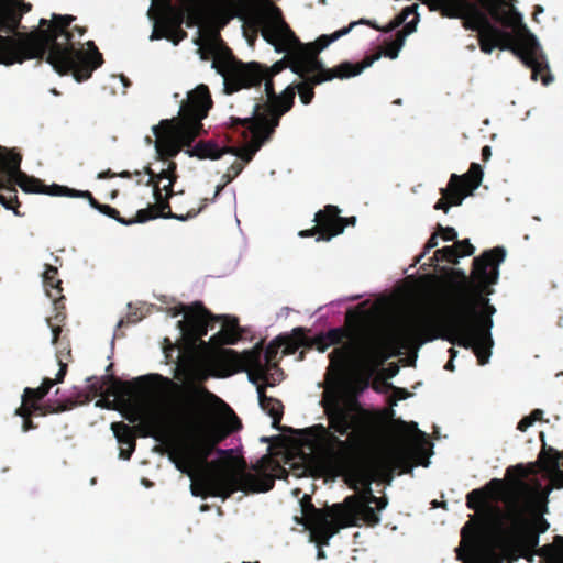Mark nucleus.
<instances>
[{
  "mask_svg": "<svg viewBox=\"0 0 563 563\" xmlns=\"http://www.w3.org/2000/svg\"><path fill=\"white\" fill-rule=\"evenodd\" d=\"M267 386L264 382L263 384L257 383L258 402L261 408L273 418V427L278 428L283 418L284 406L280 400L266 395Z\"/></svg>",
  "mask_w": 563,
  "mask_h": 563,
  "instance_id": "obj_25",
  "label": "nucleus"
},
{
  "mask_svg": "<svg viewBox=\"0 0 563 563\" xmlns=\"http://www.w3.org/2000/svg\"><path fill=\"white\" fill-rule=\"evenodd\" d=\"M75 20L74 15L53 13L51 21L41 19L38 29L27 33L16 32L20 23L11 31L16 38H4L0 43L1 60L23 63L26 59L45 57L59 75L71 73L77 81L87 80L102 65L103 57L93 41L86 43L88 51L84 49L80 42L74 41L76 35L80 38L86 33L84 26L75 25L70 29Z\"/></svg>",
  "mask_w": 563,
  "mask_h": 563,
  "instance_id": "obj_7",
  "label": "nucleus"
},
{
  "mask_svg": "<svg viewBox=\"0 0 563 563\" xmlns=\"http://www.w3.org/2000/svg\"><path fill=\"white\" fill-rule=\"evenodd\" d=\"M56 358H57V362H58V365H59V369L56 374V377H55V382L56 384L58 383H62L66 376V373H67V362L64 361V357H63V352L62 351H57L56 353Z\"/></svg>",
  "mask_w": 563,
  "mask_h": 563,
  "instance_id": "obj_38",
  "label": "nucleus"
},
{
  "mask_svg": "<svg viewBox=\"0 0 563 563\" xmlns=\"http://www.w3.org/2000/svg\"><path fill=\"white\" fill-rule=\"evenodd\" d=\"M551 484L548 486H543V488L552 487V489L555 488H563V471L560 468L556 472L552 473L551 475Z\"/></svg>",
  "mask_w": 563,
  "mask_h": 563,
  "instance_id": "obj_43",
  "label": "nucleus"
},
{
  "mask_svg": "<svg viewBox=\"0 0 563 563\" xmlns=\"http://www.w3.org/2000/svg\"><path fill=\"white\" fill-rule=\"evenodd\" d=\"M168 313L175 318L185 313V318L177 322L181 335L190 343L196 344L207 335L209 328H213L216 318L200 301L191 306L179 305L168 309Z\"/></svg>",
  "mask_w": 563,
  "mask_h": 563,
  "instance_id": "obj_14",
  "label": "nucleus"
},
{
  "mask_svg": "<svg viewBox=\"0 0 563 563\" xmlns=\"http://www.w3.org/2000/svg\"><path fill=\"white\" fill-rule=\"evenodd\" d=\"M410 396L411 394L407 389L394 386V388H391V396L389 397L388 402L393 407L397 405V401L407 399Z\"/></svg>",
  "mask_w": 563,
  "mask_h": 563,
  "instance_id": "obj_35",
  "label": "nucleus"
},
{
  "mask_svg": "<svg viewBox=\"0 0 563 563\" xmlns=\"http://www.w3.org/2000/svg\"><path fill=\"white\" fill-rule=\"evenodd\" d=\"M46 321H47L48 327L52 329V334H53L52 343L53 344H57L59 335H60V332H62V328L59 325H54L52 323V319L51 318H47Z\"/></svg>",
  "mask_w": 563,
  "mask_h": 563,
  "instance_id": "obj_44",
  "label": "nucleus"
},
{
  "mask_svg": "<svg viewBox=\"0 0 563 563\" xmlns=\"http://www.w3.org/2000/svg\"><path fill=\"white\" fill-rule=\"evenodd\" d=\"M301 516L295 517L299 525L310 531L312 540L319 545H327L330 538L343 528L352 527V495L343 503L317 508L309 495L300 499Z\"/></svg>",
  "mask_w": 563,
  "mask_h": 563,
  "instance_id": "obj_12",
  "label": "nucleus"
},
{
  "mask_svg": "<svg viewBox=\"0 0 563 563\" xmlns=\"http://www.w3.org/2000/svg\"><path fill=\"white\" fill-rule=\"evenodd\" d=\"M358 317L354 307V527H375L379 523V512L387 506L386 497L374 496L371 484L377 479L387 482L394 474L412 472V452L407 444L382 448L388 431V420L394 411L366 409L358 396L371 387L379 394L391 391L394 385L383 374L372 380L362 378L358 372Z\"/></svg>",
  "mask_w": 563,
  "mask_h": 563,
  "instance_id": "obj_4",
  "label": "nucleus"
},
{
  "mask_svg": "<svg viewBox=\"0 0 563 563\" xmlns=\"http://www.w3.org/2000/svg\"><path fill=\"white\" fill-rule=\"evenodd\" d=\"M106 387H104V396L106 397H117V398H125L130 397L133 393V387L131 383L123 382L115 376H106Z\"/></svg>",
  "mask_w": 563,
  "mask_h": 563,
  "instance_id": "obj_28",
  "label": "nucleus"
},
{
  "mask_svg": "<svg viewBox=\"0 0 563 563\" xmlns=\"http://www.w3.org/2000/svg\"><path fill=\"white\" fill-rule=\"evenodd\" d=\"M144 173L150 176L148 180L146 181V186H153V196L155 199V205L148 206L146 209H151L153 213H156L155 219L165 218L186 221L195 218L207 207L209 199L205 198L202 199V203L198 209H190L186 214L173 213L170 210L169 199L175 195L173 187L176 181H168L167 184H164L163 187H161V183L154 180L155 173L151 167L146 166L144 168ZM221 190L222 186H218L210 201H213Z\"/></svg>",
  "mask_w": 563,
  "mask_h": 563,
  "instance_id": "obj_15",
  "label": "nucleus"
},
{
  "mask_svg": "<svg viewBox=\"0 0 563 563\" xmlns=\"http://www.w3.org/2000/svg\"><path fill=\"white\" fill-rule=\"evenodd\" d=\"M43 284L46 295L53 300L55 309L57 310L55 319H64L59 309H64L63 301L65 297L63 295L62 280L58 278V271L55 266L46 265V269L43 274Z\"/></svg>",
  "mask_w": 563,
  "mask_h": 563,
  "instance_id": "obj_24",
  "label": "nucleus"
},
{
  "mask_svg": "<svg viewBox=\"0 0 563 563\" xmlns=\"http://www.w3.org/2000/svg\"><path fill=\"white\" fill-rule=\"evenodd\" d=\"M560 460H561V455L558 452L550 449L549 453H547L542 457V464H543L544 471L549 475H551L552 473L560 470Z\"/></svg>",
  "mask_w": 563,
  "mask_h": 563,
  "instance_id": "obj_31",
  "label": "nucleus"
},
{
  "mask_svg": "<svg viewBox=\"0 0 563 563\" xmlns=\"http://www.w3.org/2000/svg\"><path fill=\"white\" fill-rule=\"evenodd\" d=\"M507 488L503 479L493 478L485 486L473 489L466 495V506L475 511L486 508L503 490L507 492Z\"/></svg>",
  "mask_w": 563,
  "mask_h": 563,
  "instance_id": "obj_21",
  "label": "nucleus"
},
{
  "mask_svg": "<svg viewBox=\"0 0 563 563\" xmlns=\"http://www.w3.org/2000/svg\"><path fill=\"white\" fill-rule=\"evenodd\" d=\"M217 65H218V60H214L213 62V67H218Z\"/></svg>",
  "mask_w": 563,
  "mask_h": 563,
  "instance_id": "obj_59",
  "label": "nucleus"
},
{
  "mask_svg": "<svg viewBox=\"0 0 563 563\" xmlns=\"http://www.w3.org/2000/svg\"><path fill=\"white\" fill-rule=\"evenodd\" d=\"M340 213L341 210L336 206H325L324 209L316 213V225L312 229L300 231L299 235L307 238L318 234V241L331 240L333 236L341 234L349 224H352V218H343Z\"/></svg>",
  "mask_w": 563,
  "mask_h": 563,
  "instance_id": "obj_18",
  "label": "nucleus"
},
{
  "mask_svg": "<svg viewBox=\"0 0 563 563\" xmlns=\"http://www.w3.org/2000/svg\"><path fill=\"white\" fill-rule=\"evenodd\" d=\"M33 413H38V411H34L33 409H31L27 406H20L15 410V415L23 418L22 429H23L24 432H27V431L33 430V429L36 428V426L34 424V422L31 419V416Z\"/></svg>",
  "mask_w": 563,
  "mask_h": 563,
  "instance_id": "obj_32",
  "label": "nucleus"
},
{
  "mask_svg": "<svg viewBox=\"0 0 563 563\" xmlns=\"http://www.w3.org/2000/svg\"><path fill=\"white\" fill-rule=\"evenodd\" d=\"M438 234L441 235V238L444 241H455L457 238V233L454 228L452 227H442L441 224L437 225Z\"/></svg>",
  "mask_w": 563,
  "mask_h": 563,
  "instance_id": "obj_39",
  "label": "nucleus"
},
{
  "mask_svg": "<svg viewBox=\"0 0 563 563\" xmlns=\"http://www.w3.org/2000/svg\"><path fill=\"white\" fill-rule=\"evenodd\" d=\"M89 390L93 394V396H104V387H106V376L102 378L91 377L88 379Z\"/></svg>",
  "mask_w": 563,
  "mask_h": 563,
  "instance_id": "obj_34",
  "label": "nucleus"
},
{
  "mask_svg": "<svg viewBox=\"0 0 563 563\" xmlns=\"http://www.w3.org/2000/svg\"><path fill=\"white\" fill-rule=\"evenodd\" d=\"M241 331L236 318L224 317L222 330L211 338L220 344H235L241 339Z\"/></svg>",
  "mask_w": 563,
  "mask_h": 563,
  "instance_id": "obj_26",
  "label": "nucleus"
},
{
  "mask_svg": "<svg viewBox=\"0 0 563 563\" xmlns=\"http://www.w3.org/2000/svg\"><path fill=\"white\" fill-rule=\"evenodd\" d=\"M454 246H456V250L459 251V254L461 257L463 256H471L475 252L474 245L470 242L468 239L456 241Z\"/></svg>",
  "mask_w": 563,
  "mask_h": 563,
  "instance_id": "obj_37",
  "label": "nucleus"
},
{
  "mask_svg": "<svg viewBox=\"0 0 563 563\" xmlns=\"http://www.w3.org/2000/svg\"><path fill=\"white\" fill-rule=\"evenodd\" d=\"M58 351L63 352V357H64L65 362L68 363L71 360V350L69 349L68 345L65 346V347L59 349Z\"/></svg>",
  "mask_w": 563,
  "mask_h": 563,
  "instance_id": "obj_51",
  "label": "nucleus"
},
{
  "mask_svg": "<svg viewBox=\"0 0 563 563\" xmlns=\"http://www.w3.org/2000/svg\"><path fill=\"white\" fill-rule=\"evenodd\" d=\"M46 395V390L41 386L37 388L26 387L23 393L21 406H27L34 411H38V413L42 416L63 412L71 409L75 406V402L71 400H67L65 402H47L44 405L38 404Z\"/></svg>",
  "mask_w": 563,
  "mask_h": 563,
  "instance_id": "obj_20",
  "label": "nucleus"
},
{
  "mask_svg": "<svg viewBox=\"0 0 563 563\" xmlns=\"http://www.w3.org/2000/svg\"><path fill=\"white\" fill-rule=\"evenodd\" d=\"M459 257H461V256L459 254V251L456 250V246L450 245V246H444L442 249L437 250L433 254L432 261H434V262L445 261V262H449L452 264H456Z\"/></svg>",
  "mask_w": 563,
  "mask_h": 563,
  "instance_id": "obj_30",
  "label": "nucleus"
},
{
  "mask_svg": "<svg viewBox=\"0 0 563 563\" xmlns=\"http://www.w3.org/2000/svg\"><path fill=\"white\" fill-rule=\"evenodd\" d=\"M238 15L244 20V35L249 43L253 45L261 32L263 38L273 45L276 52H289V68L299 77L316 73L312 84L352 77V62L325 69L318 59L321 51L352 31V22L332 34L319 36L313 43L301 44L284 20L282 10L272 2H267L265 9L254 11L247 19L244 13Z\"/></svg>",
  "mask_w": 563,
  "mask_h": 563,
  "instance_id": "obj_8",
  "label": "nucleus"
},
{
  "mask_svg": "<svg viewBox=\"0 0 563 563\" xmlns=\"http://www.w3.org/2000/svg\"><path fill=\"white\" fill-rule=\"evenodd\" d=\"M125 418L131 422L135 423L141 420V413L139 410H133L130 413L125 415Z\"/></svg>",
  "mask_w": 563,
  "mask_h": 563,
  "instance_id": "obj_48",
  "label": "nucleus"
},
{
  "mask_svg": "<svg viewBox=\"0 0 563 563\" xmlns=\"http://www.w3.org/2000/svg\"><path fill=\"white\" fill-rule=\"evenodd\" d=\"M299 360H303V352L300 353Z\"/></svg>",
  "mask_w": 563,
  "mask_h": 563,
  "instance_id": "obj_58",
  "label": "nucleus"
},
{
  "mask_svg": "<svg viewBox=\"0 0 563 563\" xmlns=\"http://www.w3.org/2000/svg\"><path fill=\"white\" fill-rule=\"evenodd\" d=\"M114 177H121V178L129 179L132 177V174L129 170H123L121 173H113L111 169H107V170L98 174L99 179H108V178H114Z\"/></svg>",
  "mask_w": 563,
  "mask_h": 563,
  "instance_id": "obj_42",
  "label": "nucleus"
},
{
  "mask_svg": "<svg viewBox=\"0 0 563 563\" xmlns=\"http://www.w3.org/2000/svg\"><path fill=\"white\" fill-rule=\"evenodd\" d=\"M262 97L254 98V104L251 115L247 118H230L231 128H243L242 136L244 140L251 134V142L244 147H227V153L233 154L241 158L244 163L252 161L255 153L262 145L268 141L279 125L280 118L287 113L294 106V92L288 89L282 97L284 106L278 109L277 99H272L269 104H262L260 102Z\"/></svg>",
  "mask_w": 563,
  "mask_h": 563,
  "instance_id": "obj_11",
  "label": "nucleus"
},
{
  "mask_svg": "<svg viewBox=\"0 0 563 563\" xmlns=\"http://www.w3.org/2000/svg\"><path fill=\"white\" fill-rule=\"evenodd\" d=\"M165 169H162L158 174L155 173L154 180L162 183L164 179L167 181H176L177 180V164L174 161H169Z\"/></svg>",
  "mask_w": 563,
  "mask_h": 563,
  "instance_id": "obj_33",
  "label": "nucleus"
},
{
  "mask_svg": "<svg viewBox=\"0 0 563 563\" xmlns=\"http://www.w3.org/2000/svg\"><path fill=\"white\" fill-rule=\"evenodd\" d=\"M18 191L12 184L5 179V176L0 177V203L9 210H13L14 214L23 216L19 211L21 202L18 199Z\"/></svg>",
  "mask_w": 563,
  "mask_h": 563,
  "instance_id": "obj_27",
  "label": "nucleus"
},
{
  "mask_svg": "<svg viewBox=\"0 0 563 563\" xmlns=\"http://www.w3.org/2000/svg\"><path fill=\"white\" fill-rule=\"evenodd\" d=\"M155 379L177 397L172 410L188 426L185 439L168 437L164 444L176 468L191 479L194 496L229 498L236 490L265 493L274 487L275 478L267 473L234 471L228 460L231 450L217 446L232 432L242 428L234 411L220 397L202 385H180L159 374L141 376L136 382Z\"/></svg>",
  "mask_w": 563,
  "mask_h": 563,
  "instance_id": "obj_2",
  "label": "nucleus"
},
{
  "mask_svg": "<svg viewBox=\"0 0 563 563\" xmlns=\"http://www.w3.org/2000/svg\"><path fill=\"white\" fill-rule=\"evenodd\" d=\"M164 35L163 34H157L156 31L153 32L151 38L152 40H159L161 37H163Z\"/></svg>",
  "mask_w": 563,
  "mask_h": 563,
  "instance_id": "obj_55",
  "label": "nucleus"
},
{
  "mask_svg": "<svg viewBox=\"0 0 563 563\" xmlns=\"http://www.w3.org/2000/svg\"><path fill=\"white\" fill-rule=\"evenodd\" d=\"M56 384L55 379L45 377L41 384V387L46 390V394H48L49 389Z\"/></svg>",
  "mask_w": 563,
  "mask_h": 563,
  "instance_id": "obj_49",
  "label": "nucleus"
},
{
  "mask_svg": "<svg viewBox=\"0 0 563 563\" xmlns=\"http://www.w3.org/2000/svg\"><path fill=\"white\" fill-rule=\"evenodd\" d=\"M529 417L532 420V422L534 423L536 421L542 420L543 411L541 409H534L531 411Z\"/></svg>",
  "mask_w": 563,
  "mask_h": 563,
  "instance_id": "obj_50",
  "label": "nucleus"
},
{
  "mask_svg": "<svg viewBox=\"0 0 563 563\" xmlns=\"http://www.w3.org/2000/svg\"><path fill=\"white\" fill-rule=\"evenodd\" d=\"M532 424L533 422L530 417L526 416L518 422L517 429L521 432H526Z\"/></svg>",
  "mask_w": 563,
  "mask_h": 563,
  "instance_id": "obj_46",
  "label": "nucleus"
},
{
  "mask_svg": "<svg viewBox=\"0 0 563 563\" xmlns=\"http://www.w3.org/2000/svg\"><path fill=\"white\" fill-rule=\"evenodd\" d=\"M438 231L431 234V236L428 239L427 243L424 244L423 252L417 257L416 262H420L421 258L429 253L432 249H434L438 245Z\"/></svg>",
  "mask_w": 563,
  "mask_h": 563,
  "instance_id": "obj_40",
  "label": "nucleus"
},
{
  "mask_svg": "<svg viewBox=\"0 0 563 563\" xmlns=\"http://www.w3.org/2000/svg\"><path fill=\"white\" fill-rule=\"evenodd\" d=\"M124 323H125V321H124L123 319H121V320L119 321V323H118V327H119V328H120V327H123V325H124Z\"/></svg>",
  "mask_w": 563,
  "mask_h": 563,
  "instance_id": "obj_57",
  "label": "nucleus"
},
{
  "mask_svg": "<svg viewBox=\"0 0 563 563\" xmlns=\"http://www.w3.org/2000/svg\"><path fill=\"white\" fill-rule=\"evenodd\" d=\"M483 180V169L479 164L472 163L467 173L452 174L448 186L440 189L441 198L434 209L448 213L450 207L462 205L463 200L477 189Z\"/></svg>",
  "mask_w": 563,
  "mask_h": 563,
  "instance_id": "obj_13",
  "label": "nucleus"
},
{
  "mask_svg": "<svg viewBox=\"0 0 563 563\" xmlns=\"http://www.w3.org/2000/svg\"><path fill=\"white\" fill-rule=\"evenodd\" d=\"M422 3L427 4L426 0H420Z\"/></svg>",
  "mask_w": 563,
  "mask_h": 563,
  "instance_id": "obj_62",
  "label": "nucleus"
},
{
  "mask_svg": "<svg viewBox=\"0 0 563 563\" xmlns=\"http://www.w3.org/2000/svg\"><path fill=\"white\" fill-rule=\"evenodd\" d=\"M444 369L446 371H454V363L453 360H449L448 363L444 365Z\"/></svg>",
  "mask_w": 563,
  "mask_h": 563,
  "instance_id": "obj_53",
  "label": "nucleus"
},
{
  "mask_svg": "<svg viewBox=\"0 0 563 563\" xmlns=\"http://www.w3.org/2000/svg\"><path fill=\"white\" fill-rule=\"evenodd\" d=\"M244 168V163L235 161L228 169L225 174L227 181H232Z\"/></svg>",
  "mask_w": 563,
  "mask_h": 563,
  "instance_id": "obj_41",
  "label": "nucleus"
},
{
  "mask_svg": "<svg viewBox=\"0 0 563 563\" xmlns=\"http://www.w3.org/2000/svg\"><path fill=\"white\" fill-rule=\"evenodd\" d=\"M221 5L227 8L228 10L230 11H233L235 13V11L238 10V7L240 5V0H219Z\"/></svg>",
  "mask_w": 563,
  "mask_h": 563,
  "instance_id": "obj_45",
  "label": "nucleus"
},
{
  "mask_svg": "<svg viewBox=\"0 0 563 563\" xmlns=\"http://www.w3.org/2000/svg\"><path fill=\"white\" fill-rule=\"evenodd\" d=\"M541 12H543V8H542V7H540V5H537V7H536V10H534V15H536L537 13H541Z\"/></svg>",
  "mask_w": 563,
  "mask_h": 563,
  "instance_id": "obj_56",
  "label": "nucleus"
},
{
  "mask_svg": "<svg viewBox=\"0 0 563 563\" xmlns=\"http://www.w3.org/2000/svg\"><path fill=\"white\" fill-rule=\"evenodd\" d=\"M21 161L22 156L15 150L0 146V177L4 175L9 184L19 186L24 192L41 194L43 181L23 173L20 168Z\"/></svg>",
  "mask_w": 563,
  "mask_h": 563,
  "instance_id": "obj_17",
  "label": "nucleus"
},
{
  "mask_svg": "<svg viewBox=\"0 0 563 563\" xmlns=\"http://www.w3.org/2000/svg\"><path fill=\"white\" fill-rule=\"evenodd\" d=\"M450 360H454L457 355V351L454 347L449 349Z\"/></svg>",
  "mask_w": 563,
  "mask_h": 563,
  "instance_id": "obj_54",
  "label": "nucleus"
},
{
  "mask_svg": "<svg viewBox=\"0 0 563 563\" xmlns=\"http://www.w3.org/2000/svg\"><path fill=\"white\" fill-rule=\"evenodd\" d=\"M41 194L48 195V196H65L70 198H84L85 190H77L74 188H69L67 186L58 185V184H52V185H45L43 183V191Z\"/></svg>",
  "mask_w": 563,
  "mask_h": 563,
  "instance_id": "obj_29",
  "label": "nucleus"
},
{
  "mask_svg": "<svg viewBox=\"0 0 563 563\" xmlns=\"http://www.w3.org/2000/svg\"><path fill=\"white\" fill-rule=\"evenodd\" d=\"M399 367L396 364H391L387 369H385L384 376L388 379L397 375Z\"/></svg>",
  "mask_w": 563,
  "mask_h": 563,
  "instance_id": "obj_47",
  "label": "nucleus"
},
{
  "mask_svg": "<svg viewBox=\"0 0 563 563\" xmlns=\"http://www.w3.org/2000/svg\"><path fill=\"white\" fill-rule=\"evenodd\" d=\"M431 11H440L442 16L462 19L466 30L478 33V45L483 53L492 54L495 48L509 51L521 63L531 68V79H541L549 85L553 78L547 62L545 54L533 33L523 23L522 15L516 8L503 10L505 0H477L490 18L511 32L493 24L487 15L470 0H426Z\"/></svg>",
  "mask_w": 563,
  "mask_h": 563,
  "instance_id": "obj_5",
  "label": "nucleus"
},
{
  "mask_svg": "<svg viewBox=\"0 0 563 563\" xmlns=\"http://www.w3.org/2000/svg\"><path fill=\"white\" fill-rule=\"evenodd\" d=\"M505 257L503 246L484 251L473 260L472 282L463 271L454 272L462 282L454 284L452 292L444 299L445 316L441 320L443 333H440L439 322L431 312H421L406 321H391L369 341L371 355L384 362L400 354L401 350L419 349L441 338L453 345L472 349L479 365L488 363L494 344L490 314L496 309L483 296L494 292L492 286L498 282L499 265Z\"/></svg>",
  "mask_w": 563,
  "mask_h": 563,
  "instance_id": "obj_3",
  "label": "nucleus"
},
{
  "mask_svg": "<svg viewBox=\"0 0 563 563\" xmlns=\"http://www.w3.org/2000/svg\"><path fill=\"white\" fill-rule=\"evenodd\" d=\"M84 199L88 200L91 208L98 210L100 213H102L111 219L117 220L119 223L124 224V225H131V224H135V223H144L150 220H154L155 216H156V213H153V211L151 209H140L136 212L134 218L125 219L120 216L119 210H117L115 208H113L109 205L100 203L92 196V194L89 190H85Z\"/></svg>",
  "mask_w": 563,
  "mask_h": 563,
  "instance_id": "obj_23",
  "label": "nucleus"
},
{
  "mask_svg": "<svg viewBox=\"0 0 563 563\" xmlns=\"http://www.w3.org/2000/svg\"><path fill=\"white\" fill-rule=\"evenodd\" d=\"M31 9L32 4L24 0H0V32L15 30Z\"/></svg>",
  "mask_w": 563,
  "mask_h": 563,
  "instance_id": "obj_22",
  "label": "nucleus"
},
{
  "mask_svg": "<svg viewBox=\"0 0 563 563\" xmlns=\"http://www.w3.org/2000/svg\"><path fill=\"white\" fill-rule=\"evenodd\" d=\"M532 473L533 465L526 467L517 464L507 468V475H516L501 497L509 527H499L497 533L482 544L479 554L484 562L501 563V556L509 558L508 563L519 556L530 562L533 560L540 534L550 528L543 515L548 511V497L552 487L544 489L537 477L526 481Z\"/></svg>",
  "mask_w": 563,
  "mask_h": 563,
  "instance_id": "obj_6",
  "label": "nucleus"
},
{
  "mask_svg": "<svg viewBox=\"0 0 563 563\" xmlns=\"http://www.w3.org/2000/svg\"><path fill=\"white\" fill-rule=\"evenodd\" d=\"M361 296H355L353 297V300H356L357 298H360Z\"/></svg>",
  "mask_w": 563,
  "mask_h": 563,
  "instance_id": "obj_61",
  "label": "nucleus"
},
{
  "mask_svg": "<svg viewBox=\"0 0 563 563\" xmlns=\"http://www.w3.org/2000/svg\"><path fill=\"white\" fill-rule=\"evenodd\" d=\"M212 107L211 95L206 85H199L188 93L187 100L180 106L179 115L163 120L153 128L155 150L159 159L174 158L183 147L190 157L200 159H219L227 153V147L220 148L212 141H199L194 147L191 143L198 137L203 125L202 119Z\"/></svg>",
  "mask_w": 563,
  "mask_h": 563,
  "instance_id": "obj_9",
  "label": "nucleus"
},
{
  "mask_svg": "<svg viewBox=\"0 0 563 563\" xmlns=\"http://www.w3.org/2000/svg\"><path fill=\"white\" fill-rule=\"evenodd\" d=\"M134 175L139 176V175H141V172L136 170V172L134 173Z\"/></svg>",
  "mask_w": 563,
  "mask_h": 563,
  "instance_id": "obj_60",
  "label": "nucleus"
},
{
  "mask_svg": "<svg viewBox=\"0 0 563 563\" xmlns=\"http://www.w3.org/2000/svg\"><path fill=\"white\" fill-rule=\"evenodd\" d=\"M134 429L137 430L142 437H153L158 441H163V434L156 432V423L154 421H143L134 428L121 421L112 422L111 430L120 445L119 457L122 460H130L135 451L136 435Z\"/></svg>",
  "mask_w": 563,
  "mask_h": 563,
  "instance_id": "obj_19",
  "label": "nucleus"
},
{
  "mask_svg": "<svg viewBox=\"0 0 563 563\" xmlns=\"http://www.w3.org/2000/svg\"><path fill=\"white\" fill-rule=\"evenodd\" d=\"M286 53L287 56L276 62L271 67H267L266 65L257 62H252L249 64H243L235 60L230 62L223 69L220 70L225 71L228 75L227 89H230L231 92L238 91L242 88L260 86L264 81L265 93L267 96V102L265 104H269L272 99H277L279 102L276 107L280 109L284 106V100L280 101L282 97L288 89L292 90L294 98L296 97L297 90L300 101L303 104H309L314 97L313 87L317 84H312V80L316 73L301 77L303 79L302 82H299L298 85H289L280 95L275 92L274 77L289 67V52Z\"/></svg>",
  "mask_w": 563,
  "mask_h": 563,
  "instance_id": "obj_10",
  "label": "nucleus"
},
{
  "mask_svg": "<svg viewBox=\"0 0 563 563\" xmlns=\"http://www.w3.org/2000/svg\"><path fill=\"white\" fill-rule=\"evenodd\" d=\"M310 330L298 327L290 334H279L266 347L262 361V343L239 354L232 349H221L213 357L217 376L229 377L241 371L247 372L253 384L264 382L275 386L277 380L272 369L283 374L276 357L283 347L284 355H291L299 347L317 349L324 352L331 345L342 343L330 354L324 374L321 406L328 426L321 423L301 430V445L314 453L324 471L331 477H341L352 488V306L345 310L343 328H333L313 338Z\"/></svg>",
  "mask_w": 563,
  "mask_h": 563,
  "instance_id": "obj_1",
  "label": "nucleus"
},
{
  "mask_svg": "<svg viewBox=\"0 0 563 563\" xmlns=\"http://www.w3.org/2000/svg\"><path fill=\"white\" fill-rule=\"evenodd\" d=\"M397 426L399 427V431L401 433L415 432L419 438H426V433L418 429V424L416 422L408 423L404 420H398Z\"/></svg>",
  "mask_w": 563,
  "mask_h": 563,
  "instance_id": "obj_36",
  "label": "nucleus"
},
{
  "mask_svg": "<svg viewBox=\"0 0 563 563\" xmlns=\"http://www.w3.org/2000/svg\"><path fill=\"white\" fill-rule=\"evenodd\" d=\"M417 9L418 4L406 7L400 12V14L396 16L390 27L388 29L389 31L405 23L409 15H413V19L407 22L402 30L396 33V36L393 41L386 43L383 52H377L373 55L366 56L363 60L358 63H354V77L358 76L365 68L369 67L375 60H378L382 54L389 57L390 59H395L398 56L399 51L405 44L406 36L416 31V26L419 21V14L417 12Z\"/></svg>",
  "mask_w": 563,
  "mask_h": 563,
  "instance_id": "obj_16",
  "label": "nucleus"
},
{
  "mask_svg": "<svg viewBox=\"0 0 563 563\" xmlns=\"http://www.w3.org/2000/svg\"><path fill=\"white\" fill-rule=\"evenodd\" d=\"M492 156V150L488 145H485L483 148H482V158L483 161H488L489 157Z\"/></svg>",
  "mask_w": 563,
  "mask_h": 563,
  "instance_id": "obj_52",
  "label": "nucleus"
}]
</instances>
